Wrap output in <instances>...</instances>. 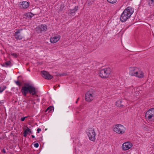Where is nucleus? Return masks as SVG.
Wrapping results in <instances>:
<instances>
[{
    "instance_id": "aec40b11",
    "label": "nucleus",
    "mask_w": 154,
    "mask_h": 154,
    "mask_svg": "<svg viewBox=\"0 0 154 154\" xmlns=\"http://www.w3.org/2000/svg\"><path fill=\"white\" fill-rule=\"evenodd\" d=\"M107 1L109 3L114 4L116 3L117 0H107Z\"/></svg>"
},
{
    "instance_id": "7c9ffc66",
    "label": "nucleus",
    "mask_w": 154,
    "mask_h": 154,
    "mask_svg": "<svg viewBox=\"0 0 154 154\" xmlns=\"http://www.w3.org/2000/svg\"><path fill=\"white\" fill-rule=\"evenodd\" d=\"M2 151L4 153H6V151H5V150L4 149H3V150H2Z\"/></svg>"
},
{
    "instance_id": "20e7f679",
    "label": "nucleus",
    "mask_w": 154,
    "mask_h": 154,
    "mask_svg": "<svg viewBox=\"0 0 154 154\" xmlns=\"http://www.w3.org/2000/svg\"><path fill=\"white\" fill-rule=\"evenodd\" d=\"M113 130L117 134H122L125 133L126 128L121 124H117L114 126Z\"/></svg>"
},
{
    "instance_id": "9b49d317",
    "label": "nucleus",
    "mask_w": 154,
    "mask_h": 154,
    "mask_svg": "<svg viewBox=\"0 0 154 154\" xmlns=\"http://www.w3.org/2000/svg\"><path fill=\"white\" fill-rule=\"evenodd\" d=\"M41 74L42 76L44 78L46 79L50 80L53 78L52 76L48 72L46 71H42L41 72Z\"/></svg>"
},
{
    "instance_id": "c756f323",
    "label": "nucleus",
    "mask_w": 154,
    "mask_h": 154,
    "mask_svg": "<svg viewBox=\"0 0 154 154\" xmlns=\"http://www.w3.org/2000/svg\"><path fill=\"white\" fill-rule=\"evenodd\" d=\"M36 100V101L37 102H39V99L38 98H37Z\"/></svg>"
},
{
    "instance_id": "b1692460",
    "label": "nucleus",
    "mask_w": 154,
    "mask_h": 154,
    "mask_svg": "<svg viewBox=\"0 0 154 154\" xmlns=\"http://www.w3.org/2000/svg\"><path fill=\"white\" fill-rule=\"evenodd\" d=\"M15 83H16V85L19 86H20L21 85V84L18 81H15Z\"/></svg>"
},
{
    "instance_id": "473e14b6",
    "label": "nucleus",
    "mask_w": 154,
    "mask_h": 154,
    "mask_svg": "<svg viewBox=\"0 0 154 154\" xmlns=\"http://www.w3.org/2000/svg\"><path fill=\"white\" fill-rule=\"evenodd\" d=\"M78 100H76V102H75V103H78Z\"/></svg>"
},
{
    "instance_id": "5701e85b",
    "label": "nucleus",
    "mask_w": 154,
    "mask_h": 154,
    "mask_svg": "<svg viewBox=\"0 0 154 154\" xmlns=\"http://www.w3.org/2000/svg\"><path fill=\"white\" fill-rule=\"evenodd\" d=\"M11 55L14 58H16L17 57V55L16 53H11Z\"/></svg>"
},
{
    "instance_id": "9d476101",
    "label": "nucleus",
    "mask_w": 154,
    "mask_h": 154,
    "mask_svg": "<svg viewBox=\"0 0 154 154\" xmlns=\"http://www.w3.org/2000/svg\"><path fill=\"white\" fill-rule=\"evenodd\" d=\"M38 33H41L42 32H45L47 29V26L45 24H42L35 28Z\"/></svg>"
},
{
    "instance_id": "2eb2a0df",
    "label": "nucleus",
    "mask_w": 154,
    "mask_h": 154,
    "mask_svg": "<svg viewBox=\"0 0 154 154\" xmlns=\"http://www.w3.org/2000/svg\"><path fill=\"white\" fill-rule=\"evenodd\" d=\"M33 16V14L31 12H28L23 14V17L26 19H29L32 18Z\"/></svg>"
},
{
    "instance_id": "39448f33",
    "label": "nucleus",
    "mask_w": 154,
    "mask_h": 154,
    "mask_svg": "<svg viewBox=\"0 0 154 154\" xmlns=\"http://www.w3.org/2000/svg\"><path fill=\"white\" fill-rule=\"evenodd\" d=\"M111 73V70L109 68L102 69L100 70L99 75L103 78H106L109 77Z\"/></svg>"
},
{
    "instance_id": "a878e982",
    "label": "nucleus",
    "mask_w": 154,
    "mask_h": 154,
    "mask_svg": "<svg viewBox=\"0 0 154 154\" xmlns=\"http://www.w3.org/2000/svg\"><path fill=\"white\" fill-rule=\"evenodd\" d=\"M27 117V116L26 117H22L21 118V121H24L25 119Z\"/></svg>"
},
{
    "instance_id": "6e6552de",
    "label": "nucleus",
    "mask_w": 154,
    "mask_h": 154,
    "mask_svg": "<svg viewBox=\"0 0 154 154\" xmlns=\"http://www.w3.org/2000/svg\"><path fill=\"white\" fill-rule=\"evenodd\" d=\"M94 93L91 91L88 92L85 95V99L87 102H91L92 100L95 97Z\"/></svg>"
},
{
    "instance_id": "1a4fd4ad",
    "label": "nucleus",
    "mask_w": 154,
    "mask_h": 154,
    "mask_svg": "<svg viewBox=\"0 0 154 154\" xmlns=\"http://www.w3.org/2000/svg\"><path fill=\"white\" fill-rule=\"evenodd\" d=\"M133 146V144L129 141L125 142L122 146V148L123 150L125 151L131 149Z\"/></svg>"
},
{
    "instance_id": "f3484780",
    "label": "nucleus",
    "mask_w": 154,
    "mask_h": 154,
    "mask_svg": "<svg viewBox=\"0 0 154 154\" xmlns=\"http://www.w3.org/2000/svg\"><path fill=\"white\" fill-rule=\"evenodd\" d=\"M26 129H24V133H23V136L24 137H26L27 136L28 132H29L30 133H31V131H30V129L28 127H26Z\"/></svg>"
},
{
    "instance_id": "6ab92c4d",
    "label": "nucleus",
    "mask_w": 154,
    "mask_h": 154,
    "mask_svg": "<svg viewBox=\"0 0 154 154\" xmlns=\"http://www.w3.org/2000/svg\"><path fill=\"white\" fill-rule=\"evenodd\" d=\"M6 87L5 86L0 87V93H1L6 88Z\"/></svg>"
},
{
    "instance_id": "ddd939ff",
    "label": "nucleus",
    "mask_w": 154,
    "mask_h": 154,
    "mask_svg": "<svg viewBox=\"0 0 154 154\" xmlns=\"http://www.w3.org/2000/svg\"><path fill=\"white\" fill-rule=\"evenodd\" d=\"M22 29H16V32L14 33V36L15 38L16 39H21L23 38V37L22 35L20 33V31L22 30Z\"/></svg>"
},
{
    "instance_id": "bb28decb",
    "label": "nucleus",
    "mask_w": 154,
    "mask_h": 154,
    "mask_svg": "<svg viewBox=\"0 0 154 154\" xmlns=\"http://www.w3.org/2000/svg\"><path fill=\"white\" fill-rule=\"evenodd\" d=\"M149 0V3L153 4L154 3V0Z\"/></svg>"
},
{
    "instance_id": "72a5a7b5",
    "label": "nucleus",
    "mask_w": 154,
    "mask_h": 154,
    "mask_svg": "<svg viewBox=\"0 0 154 154\" xmlns=\"http://www.w3.org/2000/svg\"><path fill=\"white\" fill-rule=\"evenodd\" d=\"M79 97H78V98H77V100H78H78H79Z\"/></svg>"
},
{
    "instance_id": "cd10ccee",
    "label": "nucleus",
    "mask_w": 154,
    "mask_h": 154,
    "mask_svg": "<svg viewBox=\"0 0 154 154\" xmlns=\"http://www.w3.org/2000/svg\"><path fill=\"white\" fill-rule=\"evenodd\" d=\"M41 131V129L40 128H38L37 129V131L38 133H39Z\"/></svg>"
},
{
    "instance_id": "f03ea898",
    "label": "nucleus",
    "mask_w": 154,
    "mask_h": 154,
    "mask_svg": "<svg viewBox=\"0 0 154 154\" xmlns=\"http://www.w3.org/2000/svg\"><path fill=\"white\" fill-rule=\"evenodd\" d=\"M134 9L131 7H128L123 11L121 15L120 20L122 22H125L129 18L133 13Z\"/></svg>"
},
{
    "instance_id": "4be33fe9",
    "label": "nucleus",
    "mask_w": 154,
    "mask_h": 154,
    "mask_svg": "<svg viewBox=\"0 0 154 154\" xmlns=\"http://www.w3.org/2000/svg\"><path fill=\"white\" fill-rule=\"evenodd\" d=\"M53 110L54 108L53 107L50 106L47 109L46 111H47L48 110H49V112H51Z\"/></svg>"
},
{
    "instance_id": "c85d7f7f",
    "label": "nucleus",
    "mask_w": 154,
    "mask_h": 154,
    "mask_svg": "<svg viewBox=\"0 0 154 154\" xmlns=\"http://www.w3.org/2000/svg\"><path fill=\"white\" fill-rule=\"evenodd\" d=\"M60 85H57H57H56L54 87V90H56V89L55 88H56L57 87H60Z\"/></svg>"
},
{
    "instance_id": "393cba45",
    "label": "nucleus",
    "mask_w": 154,
    "mask_h": 154,
    "mask_svg": "<svg viewBox=\"0 0 154 154\" xmlns=\"http://www.w3.org/2000/svg\"><path fill=\"white\" fill-rule=\"evenodd\" d=\"M34 146L35 147L37 148L38 147L39 144L38 143H36L34 144Z\"/></svg>"
},
{
    "instance_id": "412c9836",
    "label": "nucleus",
    "mask_w": 154,
    "mask_h": 154,
    "mask_svg": "<svg viewBox=\"0 0 154 154\" xmlns=\"http://www.w3.org/2000/svg\"><path fill=\"white\" fill-rule=\"evenodd\" d=\"M122 101L121 100L117 101L116 103V105L118 106H121L122 105L120 104Z\"/></svg>"
},
{
    "instance_id": "f8f14e48",
    "label": "nucleus",
    "mask_w": 154,
    "mask_h": 154,
    "mask_svg": "<svg viewBox=\"0 0 154 154\" xmlns=\"http://www.w3.org/2000/svg\"><path fill=\"white\" fill-rule=\"evenodd\" d=\"M19 5L21 9H26L29 6V4L26 1H22L19 2Z\"/></svg>"
},
{
    "instance_id": "2f4dec72",
    "label": "nucleus",
    "mask_w": 154,
    "mask_h": 154,
    "mask_svg": "<svg viewBox=\"0 0 154 154\" xmlns=\"http://www.w3.org/2000/svg\"><path fill=\"white\" fill-rule=\"evenodd\" d=\"M32 137L33 138H35V136L34 135H32Z\"/></svg>"
},
{
    "instance_id": "4468645a",
    "label": "nucleus",
    "mask_w": 154,
    "mask_h": 154,
    "mask_svg": "<svg viewBox=\"0 0 154 154\" xmlns=\"http://www.w3.org/2000/svg\"><path fill=\"white\" fill-rule=\"evenodd\" d=\"M60 38V36L59 35H57L50 38V40L52 43H55L57 42Z\"/></svg>"
},
{
    "instance_id": "dca6fc26",
    "label": "nucleus",
    "mask_w": 154,
    "mask_h": 154,
    "mask_svg": "<svg viewBox=\"0 0 154 154\" xmlns=\"http://www.w3.org/2000/svg\"><path fill=\"white\" fill-rule=\"evenodd\" d=\"M78 9V6H75L74 8L72 9H70L68 11V14H72L73 13H75Z\"/></svg>"
},
{
    "instance_id": "f704fd0d",
    "label": "nucleus",
    "mask_w": 154,
    "mask_h": 154,
    "mask_svg": "<svg viewBox=\"0 0 154 154\" xmlns=\"http://www.w3.org/2000/svg\"><path fill=\"white\" fill-rule=\"evenodd\" d=\"M33 104H35V102H33Z\"/></svg>"
},
{
    "instance_id": "f257e3e1",
    "label": "nucleus",
    "mask_w": 154,
    "mask_h": 154,
    "mask_svg": "<svg viewBox=\"0 0 154 154\" xmlns=\"http://www.w3.org/2000/svg\"><path fill=\"white\" fill-rule=\"evenodd\" d=\"M21 92L24 96H26L27 94L29 93L32 95H35L33 97L34 98L38 97V95L36 94L38 92L37 89L30 85H26L23 86L22 88Z\"/></svg>"
},
{
    "instance_id": "423d86ee",
    "label": "nucleus",
    "mask_w": 154,
    "mask_h": 154,
    "mask_svg": "<svg viewBox=\"0 0 154 154\" xmlns=\"http://www.w3.org/2000/svg\"><path fill=\"white\" fill-rule=\"evenodd\" d=\"M86 131L89 139L91 141H95L96 134L94 128H88L86 130Z\"/></svg>"
},
{
    "instance_id": "a211bd4d",
    "label": "nucleus",
    "mask_w": 154,
    "mask_h": 154,
    "mask_svg": "<svg viewBox=\"0 0 154 154\" xmlns=\"http://www.w3.org/2000/svg\"><path fill=\"white\" fill-rule=\"evenodd\" d=\"M2 66H3L8 67L11 66V63L10 61H8L4 63L2 65Z\"/></svg>"
},
{
    "instance_id": "7ed1b4c3",
    "label": "nucleus",
    "mask_w": 154,
    "mask_h": 154,
    "mask_svg": "<svg viewBox=\"0 0 154 154\" xmlns=\"http://www.w3.org/2000/svg\"><path fill=\"white\" fill-rule=\"evenodd\" d=\"M129 73L131 75L135 76L140 78H143L144 76V74L141 69L137 67L130 68Z\"/></svg>"
},
{
    "instance_id": "0eeeda50",
    "label": "nucleus",
    "mask_w": 154,
    "mask_h": 154,
    "mask_svg": "<svg viewBox=\"0 0 154 154\" xmlns=\"http://www.w3.org/2000/svg\"><path fill=\"white\" fill-rule=\"evenodd\" d=\"M145 117L147 119L151 121L154 119V108L150 109L146 112Z\"/></svg>"
}]
</instances>
